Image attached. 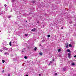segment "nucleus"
Instances as JSON below:
<instances>
[{"instance_id":"obj_32","label":"nucleus","mask_w":76,"mask_h":76,"mask_svg":"<svg viewBox=\"0 0 76 76\" xmlns=\"http://www.w3.org/2000/svg\"><path fill=\"white\" fill-rule=\"evenodd\" d=\"M49 66H50V65H51V64H49Z\"/></svg>"},{"instance_id":"obj_14","label":"nucleus","mask_w":76,"mask_h":76,"mask_svg":"<svg viewBox=\"0 0 76 76\" xmlns=\"http://www.w3.org/2000/svg\"><path fill=\"white\" fill-rule=\"evenodd\" d=\"M15 0H12V3H13V2H14L15 1Z\"/></svg>"},{"instance_id":"obj_16","label":"nucleus","mask_w":76,"mask_h":76,"mask_svg":"<svg viewBox=\"0 0 76 76\" xmlns=\"http://www.w3.org/2000/svg\"><path fill=\"white\" fill-rule=\"evenodd\" d=\"M68 56H70V55H71V54H70V53H69L68 54Z\"/></svg>"},{"instance_id":"obj_38","label":"nucleus","mask_w":76,"mask_h":76,"mask_svg":"<svg viewBox=\"0 0 76 76\" xmlns=\"http://www.w3.org/2000/svg\"><path fill=\"white\" fill-rule=\"evenodd\" d=\"M0 32H1V31L0 30Z\"/></svg>"},{"instance_id":"obj_9","label":"nucleus","mask_w":76,"mask_h":76,"mask_svg":"<svg viewBox=\"0 0 76 76\" xmlns=\"http://www.w3.org/2000/svg\"><path fill=\"white\" fill-rule=\"evenodd\" d=\"M67 52H69V53H70V50L69 49H68L67 50Z\"/></svg>"},{"instance_id":"obj_20","label":"nucleus","mask_w":76,"mask_h":76,"mask_svg":"<svg viewBox=\"0 0 76 76\" xmlns=\"http://www.w3.org/2000/svg\"><path fill=\"white\" fill-rule=\"evenodd\" d=\"M4 6H5V7H6V6H7V5H6V4H5L4 5Z\"/></svg>"},{"instance_id":"obj_17","label":"nucleus","mask_w":76,"mask_h":76,"mask_svg":"<svg viewBox=\"0 0 76 76\" xmlns=\"http://www.w3.org/2000/svg\"><path fill=\"white\" fill-rule=\"evenodd\" d=\"M24 58H25L26 59H27V57H26V56H25L24 57Z\"/></svg>"},{"instance_id":"obj_21","label":"nucleus","mask_w":76,"mask_h":76,"mask_svg":"<svg viewBox=\"0 0 76 76\" xmlns=\"http://www.w3.org/2000/svg\"><path fill=\"white\" fill-rule=\"evenodd\" d=\"M55 75V76H57V73H56Z\"/></svg>"},{"instance_id":"obj_34","label":"nucleus","mask_w":76,"mask_h":76,"mask_svg":"<svg viewBox=\"0 0 76 76\" xmlns=\"http://www.w3.org/2000/svg\"><path fill=\"white\" fill-rule=\"evenodd\" d=\"M39 45V46H41V45L40 44Z\"/></svg>"},{"instance_id":"obj_30","label":"nucleus","mask_w":76,"mask_h":76,"mask_svg":"<svg viewBox=\"0 0 76 76\" xmlns=\"http://www.w3.org/2000/svg\"><path fill=\"white\" fill-rule=\"evenodd\" d=\"M74 57H76V55H75V56H74Z\"/></svg>"},{"instance_id":"obj_3","label":"nucleus","mask_w":76,"mask_h":76,"mask_svg":"<svg viewBox=\"0 0 76 76\" xmlns=\"http://www.w3.org/2000/svg\"><path fill=\"white\" fill-rule=\"evenodd\" d=\"M4 54L5 55H9V54H8V52H5L4 53Z\"/></svg>"},{"instance_id":"obj_26","label":"nucleus","mask_w":76,"mask_h":76,"mask_svg":"<svg viewBox=\"0 0 76 76\" xmlns=\"http://www.w3.org/2000/svg\"><path fill=\"white\" fill-rule=\"evenodd\" d=\"M11 18V16H9V18Z\"/></svg>"},{"instance_id":"obj_12","label":"nucleus","mask_w":76,"mask_h":76,"mask_svg":"<svg viewBox=\"0 0 76 76\" xmlns=\"http://www.w3.org/2000/svg\"><path fill=\"white\" fill-rule=\"evenodd\" d=\"M66 48H68V47H69V45H67L66 46Z\"/></svg>"},{"instance_id":"obj_28","label":"nucleus","mask_w":76,"mask_h":76,"mask_svg":"<svg viewBox=\"0 0 76 76\" xmlns=\"http://www.w3.org/2000/svg\"><path fill=\"white\" fill-rule=\"evenodd\" d=\"M26 76H28V75H26Z\"/></svg>"},{"instance_id":"obj_35","label":"nucleus","mask_w":76,"mask_h":76,"mask_svg":"<svg viewBox=\"0 0 76 76\" xmlns=\"http://www.w3.org/2000/svg\"><path fill=\"white\" fill-rule=\"evenodd\" d=\"M23 51H22V53H23Z\"/></svg>"},{"instance_id":"obj_10","label":"nucleus","mask_w":76,"mask_h":76,"mask_svg":"<svg viewBox=\"0 0 76 76\" xmlns=\"http://www.w3.org/2000/svg\"><path fill=\"white\" fill-rule=\"evenodd\" d=\"M39 54L40 56H42V53L40 52V53H39Z\"/></svg>"},{"instance_id":"obj_4","label":"nucleus","mask_w":76,"mask_h":76,"mask_svg":"<svg viewBox=\"0 0 76 76\" xmlns=\"http://www.w3.org/2000/svg\"><path fill=\"white\" fill-rule=\"evenodd\" d=\"M9 44L10 46H12V42H10Z\"/></svg>"},{"instance_id":"obj_37","label":"nucleus","mask_w":76,"mask_h":76,"mask_svg":"<svg viewBox=\"0 0 76 76\" xmlns=\"http://www.w3.org/2000/svg\"><path fill=\"white\" fill-rule=\"evenodd\" d=\"M26 22H27V21H26Z\"/></svg>"},{"instance_id":"obj_33","label":"nucleus","mask_w":76,"mask_h":76,"mask_svg":"<svg viewBox=\"0 0 76 76\" xmlns=\"http://www.w3.org/2000/svg\"><path fill=\"white\" fill-rule=\"evenodd\" d=\"M69 23H72V22H70Z\"/></svg>"},{"instance_id":"obj_7","label":"nucleus","mask_w":76,"mask_h":76,"mask_svg":"<svg viewBox=\"0 0 76 76\" xmlns=\"http://www.w3.org/2000/svg\"><path fill=\"white\" fill-rule=\"evenodd\" d=\"M45 41V39H44L43 40H42V42H44Z\"/></svg>"},{"instance_id":"obj_27","label":"nucleus","mask_w":76,"mask_h":76,"mask_svg":"<svg viewBox=\"0 0 76 76\" xmlns=\"http://www.w3.org/2000/svg\"><path fill=\"white\" fill-rule=\"evenodd\" d=\"M50 63H52V62H51V61H50Z\"/></svg>"},{"instance_id":"obj_19","label":"nucleus","mask_w":76,"mask_h":76,"mask_svg":"<svg viewBox=\"0 0 76 76\" xmlns=\"http://www.w3.org/2000/svg\"><path fill=\"white\" fill-rule=\"evenodd\" d=\"M32 3H35V1H32Z\"/></svg>"},{"instance_id":"obj_13","label":"nucleus","mask_w":76,"mask_h":76,"mask_svg":"<svg viewBox=\"0 0 76 76\" xmlns=\"http://www.w3.org/2000/svg\"><path fill=\"white\" fill-rule=\"evenodd\" d=\"M69 46L70 47H72V45L70 44L69 45Z\"/></svg>"},{"instance_id":"obj_5","label":"nucleus","mask_w":76,"mask_h":76,"mask_svg":"<svg viewBox=\"0 0 76 76\" xmlns=\"http://www.w3.org/2000/svg\"><path fill=\"white\" fill-rule=\"evenodd\" d=\"M58 52H60V51H61V49H59L58 50Z\"/></svg>"},{"instance_id":"obj_31","label":"nucleus","mask_w":76,"mask_h":76,"mask_svg":"<svg viewBox=\"0 0 76 76\" xmlns=\"http://www.w3.org/2000/svg\"><path fill=\"white\" fill-rule=\"evenodd\" d=\"M53 61H54V59H53Z\"/></svg>"},{"instance_id":"obj_39","label":"nucleus","mask_w":76,"mask_h":76,"mask_svg":"<svg viewBox=\"0 0 76 76\" xmlns=\"http://www.w3.org/2000/svg\"><path fill=\"white\" fill-rule=\"evenodd\" d=\"M64 70H65V69H64Z\"/></svg>"},{"instance_id":"obj_1","label":"nucleus","mask_w":76,"mask_h":76,"mask_svg":"<svg viewBox=\"0 0 76 76\" xmlns=\"http://www.w3.org/2000/svg\"><path fill=\"white\" fill-rule=\"evenodd\" d=\"M3 50H8V48L6 47H3Z\"/></svg>"},{"instance_id":"obj_18","label":"nucleus","mask_w":76,"mask_h":76,"mask_svg":"<svg viewBox=\"0 0 76 76\" xmlns=\"http://www.w3.org/2000/svg\"><path fill=\"white\" fill-rule=\"evenodd\" d=\"M68 57L69 58H71V56H68Z\"/></svg>"},{"instance_id":"obj_22","label":"nucleus","mask_w":76,"mask_h":76,"mask_svg":"<svg viewBox=\"0 0 76 76\" xmlns=\"http://www.w3.org/2000/svg\"><path fill=\"white\" fill-rule=\"evenodd\" d=\"M25 36H26H26H28V34H25Z\"/></svg>"},{"instance_id":"obj_40","label":"nucleus","mask_w":76,"mask_h":76,"mask_svg":"<svg viewBox=\"0 0 76 76\" xmlns=\"http://www.w3.org/2000/svg\"><path fill=\"white\" fill-rule=\"evenodd\" d=\"M4 70H3V72H4Z\"/></svg>"},{"instance_id":"obj_24","label":"nucleus","mask_w":76,"mask_h":76,"mask_svg":"<svg viewBox=\"0 0 76 76\" xmlns=\"http://www.w3.org/2000/svg\"><path fill=\"white\" fill-rule=\"evenodd\" d=\"M39 76H41V74H39Z\"/></svg>"},{"instance_id":"obj_6","label":"nucleus","mask_w":76,"mask_h":76,"mask_svg":"<svg viewBox=\"0 0 76 76\" xmlns=\"http://www.w3.org/2000/svg\"><path fill=\"white\" fill-rule=\"evenodd\" d=\"M72 66H75V63H72Z\"/></svg>"},{"instance_id":"obj_2","label":"nucleus","mask_w":76,"mask_h":76,"mask_svg":"<svg viewBox=\"0 0 76 76\" xmlns=\"http://www.w3.org/2000/svg\"><path fill=\"white\" fill-rule=\"evenodd\" d=\"M36 28H34L32 29L31 30V31H33V32H35V30H36Z\"/></svg>"},{"instance_id":"obj_15","label":"nucleus","mask_w":76,"mask_h":76,"mask_svg":"<svg viewBox=\"0 0 76 76\" xmlns=\"http://www.w3.org/2000/svg\"><path fill=\"white\" fill-rule=\"evenodd\" d=\"M2 63H3L5 62V61H4V60H2Z\"/></svg>"},{"instance_id":"obj_41","label":"nucleus","mask_w":76,"mask_h":76,"mask_svg":"<svg viewBox=\"0 0 76 76\" xmlns=\"http://www.w3.org/2000/svg\"><path fill=\"white\" fill-rule=\"evenodd\" d=\"M37 23H39L38 22H37Z\"/></svg>"},{"instance_id":"obj_29","label":"nucleus","mask_w":76,"mask_h":76,"mask_svg":"<svg viewBox=\"0 0 76 76\" xmlns=\"http://www.w3.org/2000/svg\"><path fill=\"white\" fill-rule=\"evenodd\" d=\"M61 29H63V27H61Z\"/></svg>"},{"instance_id":"obj_25","label":"nucleus","mask_w":76,"mask_h":76,"mask_svg":"<svg viewBox=\"0 0 76 76\" xmlns=\"http://www.w3.org/2000/svg\"><path fill=\"white\" fill-rule=\"evenodd\" d=\"M0 51L1 52H2V51H3V50H0Z\"/></svg>"},{"instance_id":"obj_23","label":"nucleus","mask_w":76,"mask_h":76,"mask_svg":"<svg viewBox=\"0 0 76 76\" xmlns=\"http://www.w3.org/2000/svg\"><path fill=\"white\" fill-rule=\"evenodd\" d=\"M8 76H10V74H8Z\"/></svg>"},{"instance_id":"obj_8","label":"nucleus","mask_w":76,"mask_h":76,"mask_svg":"<svg viewBox=\"0 0 76 76\" xmlns=\"http://www.w3.org/2000/svg\"><path fill=\"white\" fill-rule=\"evenodd\" d=\"M37 49V47H35L34 49V50H35V51H36Z\"/></svg>"},{"instance_id":"obj_36","label":"nucleus","mask_w":76,"mask_h":76,"mask_svg":"<svg viewBox=\"0 0 76 76\" xmlns=\"http://www.w3.org/2000/svg\"><path fill=\"white\" fill-rule=\"evenodd\" d=\"M1 14L0 13V16L1 15Z\"/></svg>"},{"instance_id":"obj_11","label":"nucleus","mask_w":76,"mask_h":76,"mask_svg":"<svg viewBox=\"0 0 76 76\" xmlns=\"http://www.w3.org/2000/svg\"><path fill=\"white\" fill-rule=\"evenodd\" d=\"M48 38H49V37H50V35H48Z\"/></svg>"}]
</instances>
